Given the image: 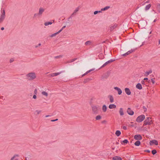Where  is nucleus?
Returning a JSON list of instances; mask_svg holds the SVG:
<instances>
[{"label":"nucleus","instance_id":"obj_1","mask_svg":"<svg viewBox=\"0 0 160 160\" xmlns=\"http://www.w3.org/2000/svg\"><path fill=\"white\" fill-rule=\"evenodd\" d=\"M27 79L29 80H32L36 78V75L35 72H30L26 75Z\"/></svg>","mask_w":160,"mask_h":160},{"label":"nucleus","instance_id":"obj_2","mask_svg":"<svg viewBox=\"0 0 160 160\" xmlns=\"http://www.w3.org/2000/svg\"><path fill=\"white\" fill-rule=\"evenodd\" d=\"M79 9L80 6H78L75 8L73 12L71 14L70 16L68 18V21H69L70 19H71L72 17L75 16L76 15L77 12L79 11Z\"/></svg>","mask_w":160,"mask_h":160},{"label":"nucleus","instance_id":"obj_3","mask_svg":"<svg viewBox=\"0 0 160 160\" xmlns=\"http://www.w3.org/2000/svg\"><path fill=\"white\" fill-rule=\"evenodd\" d=\"M145 118V116L144 115H142L138 116L136 119V121L138 122H140L142 121Z\"/></svg>","mask_w":160,"mask_h":160},{"label":"nucleus","instance_id":"obj_4","mask_svg":"<svg viewBox=\"0 0 160 160\" xmlns=\"http://www.w3.org/2000/svg\"><path fill=\"white\" fill-rule=\"evenodd\" d=\"M92 110L93 113L95 114H97L98 113V108L96 106H92Z\"/></svg>","mask_w":160,"mask_h":160},{"label":"nucleus","instance_id":"obj_5","mask_svg":"<svg viewBox=\"0 0 160 160\" xmlns=\"http://www.w3.org/2000/svg\"><path fill=\"white\" fill-rule=\"evenodd\" d=\"M134 139L137 140H140L142 139V137L140 134H137L134 135Z\"/></svg>","mask_w":160,"mask_h":160},{"label":"nucleus","instance_id":"obj_6","mask_svg":"<svg viewBox=\"0 0 160 160\" xmlns=\"http://www.w3.org/2000/svg\"><path fill=\"white\" fill-rule=\"evenodd\" d=\"M110 73L108 72H107L106 73L103 74L101 77V79H106L109 76Z\"/></svg>","mask_w":160,"mask_h":160},{"label":"nucleus","instance_id":"obj_7","mask_svg":"<svg viewBox=\"0 0 160 160\" xmlns=\"http://www.w3.org/2000/svg\"><path fill=\"white\" fill-rule=\"evenodd\" d=\"M136 49V48L134 49H131V50L128 51L126 53L123 54L122 55V56H126L129 54L132 53V52H133L135 51V50Z\"/></svg>","mask_w":160,"mask_h":160},{"label":"nucleus","instance_id":"obj_8","mask_svg":"<svg viewBox=\"0 0 160 160\" xmlns=\"http://www.w3.org/2000/svg\"><path fill=\"white\" fill-rule=\"evenodd\" d=\"M44 11L45 9L42 8L41 7L39 9V12L38 13L39 15V16H41Z\"/></svg>","mask_w":160,"mask_h":160},{"label":"nucleus","instance_id":"obj_9","mask_svg":"<svg viewBox=\"0 0 160 160\" xmlns=\"http://www.w3.org/2000/svg\"><path fill=\"white\" fill-rule=\"evenodd\" d=\"M127 112L129 115H132L134 114V112L129 108H128Z\"/></svg>","mask_w":160,"mask_h":160},{"label":"nucleus","instance_id":"obj_10","mask_svg":"<svg viewBox=\"0 0 160 160\" xmlns=\"http://www.w3.org/2000/svg\"><path fill=\"white\" fill-rule=\"evenodd\" d=\"M154 144L156 145H157L158 144V141L156 140H154L150 141V145H152Z\"/></svg>","mask_w":160,"mask_h":160},{"label":"nucleus","instance_id":"obj_11","mask_svg":"<svg viewBox=\"0 0 160 160\" xmlns=\"http://www.w3.org/2000/svg\"><path fill=\"white\" fill-rule=\"evenodd\" d=\"M114 89L118 92V93L119 95H121L122 92L121 89L118 87H115Z\"/></svg>","mask_w":160,"mask_h":160},{"label":"nucleus","instance_id":"obj_12","mask_svg":"<svg viewBox=\"0 0 160 160\" xmlns=\"http://www.w3.org/2000/svg\"><path fill=\"white\" fill-rule=\"evenodd\" d=\"M125 91L126 93L128 95H130L131 94V92L128 88H126L125 89Z\"/></svg>","mask_w":160,"mask_h":160},{"label":"nucleus","instance_id":"obj_13","mask_svg":"<svg viewBox=\"0 0 160 160\" xmlns=\"http://www.w3.org/2000/svg\"><path fill=\"white\" fill-rule=\"evenodd\" d=\"M112 160H122L121 158L119 156H116L112 158Z\"/></svg>","mask_w":160,"mask_h":160},{"label":"nucleus","instance_id":"obj_14","mask_svg":"<svg viewBox=\"0 0 160 160\" xmlns=\"http://www.w3.org/2000/svg\"><path fill=\"white\" fill-rule=\"evenodd\" d=\"M151 119V118L150 117H147V118L146 120L144 122L143 126L146 125L145 123H148L149 122V121H150V119Z\"/></svg>","mask_w":160,"mask_h":160},{"label":"nucleus","instance_id":"obj_15","mask_svg":"<svg viewBox=\"0 0 160 160\" xmlns=\"http://www.w3.org/2000/svg\"><path fill=\"white\" fill-rule=\"evenodd\" d=\"M136 87L139 90H141L142 88V86L140 83H138L136 85Z\"/></svg>","mask_w":160,"mask_h":160},{"label":"nucleus","instance_id":"obj_16","mask_svg":"<svg viewBox=\"0 0 160 160\" xmlns=\"http://www.w3.org/2000/svg\"><path fill=\"white\" fill-rule=\"evenodd\" d=\"M116 107V106L114 104H110L109 106V108L110 109H113L115 108Z\"/></svg>","mask_w":160,"mask_h":160},{"label":"nucleus","instance_id":"obj_17","mask_svg":"<svg viewBox=\"0 0 160 160\" xmlns=\"http://www.w3.org/2000/svg\"><path fill=\"white\" fill-rule=\"evenodd\" d=\"M107 109V107L105 105H104L102 107V110L104 112H105Z\"/></svg>","mask_w":160,"mask_h":160},{"label":"nucleus","instance_id":"obj_18","mask_svg":"<svg viewBox=\"0 0 160 160\" xmlns=\"http://www.w3.org/2000/svg\"><path fill=\"white\" fill-rule=\"evenodd\" d=\"M108 97L109 98L110 101L111 102H112L114 101V99L112 95H109Z\"/></svg>","mask_w":160,"mask_h":160},{"label":"nucleus","instance_id":"obj_19","mask_svg":"<svg viewBox=\"0 0 160 160\" xmlns=\"http://www.w3.org/2000/svg\"><path fill=\"white\" fill-rule=\"evenodd\" d=\"M119 113H120V114L121 116H122L124 115V113L123 112V110L122 108H120V110L119 111Z\"/></svg>","mask_w":160,"mask_h":160},{"label":"nucleus","instance_id":"obj_20","mask_svg":"<svg viewBox=\"0 0 160 160\" xmlns=\"http://www.w3.org/2000/svg\"><path fill=\"white\" fill-rule=\"evenodd\" d=\"M151 7V5L150 4L147 5L145 8V10L147 11L148 10H149Z\"/></svg>","mask_w":160,"mask_h":160},{"label":"nucleus","instance_id":"obj_21","mask_svg":"<svg viewBox=\"0 0 160 160\" xmlns=\"http://www.w3.org/2000/svg\"><path fill=\"white\" fill-rule=\"evenodd\" d=\"M141 144V142L137 140L136 142L134 143V145L136 146H138L140 145Z\"/></svg>","mask_w":160,"mask_h":160},{"label":"nucleus","instance_id":"obj_22","mask_svg":"<svg viewBox=\"0 0 160 160\" xmlns=\"http://www.w3.org/2000/svg\"><path fill=\"white\" fill-rule=\"evenodd\" d=\"M92 43V42L91 41H88L86 42H85V45H90Z\"/></svg>","mask_w":160,"mask_h":160},{"label":"nucleus","instance_id":"obj_23","mask_svg":"<svg viewBox=\"0 0 160 160\" xmlns=\"http://www.w3.org/2000/svg\"><path fill=\"white\" fill-rule=\"evenodd\" d=\"M117 26V25H114L110 27V30L111 31H112L114 28H115Z\"/></svg>","mask_w":160,"mask_h":160},{"label":"nucleus","instance_id":"obj_24","mask_svg":"<svg viewBox=\"0 0 160 160\" xmlns=\"http://www.w3.org/2000/svg\"><path fill=\"white\" fill-rule=\"evenodd\" d=\"M152 71L151 70H150L149 71L146 72H145V75L146 76H147L150 73H152Z\"/></svg>","mask_w":160,"mask_h":160},{"label":"nucleus","instance_id":"obj_25","mask_svg":"<svg viewBox=\"0 0 160 160\" xmlns=\"http://www.w3.org/2000/svg\"><path fill=\"white\" fill-rule=\"evenodd\" d=\"M121 134V132L119 130H117L115 134L117 136H119Z\"/></svg>","mask_w":160,"mask_h":160},{"label":"nucleus","instance_id":"obj_26","mask_svg":"<svg viewBox=\"0 0 160 160\" xmlns=\"http://www.w3.org/2000/svg\"><path fill=\"white\" fill-rule=\"evenodd\" d=\"M110 8V7L109 6H106V7H105V8H104L101 9V11H102L106 10H107L109 8Z\"/></svg>","mask_w":160,"mask_h":160},{"label":"nucleus","instance_id":"obj_27","mask_svg":"<svg viewBox=\"0 0 160 160\" xmlns=\"http://www.w3.org/2000/svg\"><path fill=\"white\" fill-rule=\"evenodd\" d=\"M53 22H46L44 23V24L45 26H47L49 25H51Z\"/></svg>","mask_w":160,"mask_h":160},{"label":"nucleus","instance_id":"obj_28","mask_svg":"<svg viewBox=\"0 0 160 160\" xmlns=\"http://www.w3.org/2000/svg\"><path fill=\"white\" fill-rule=\"evenodd\" d=\"M157 8L158 12L160 13V3H158L157 4Z\"/></svg>","mask_w":160,"mask_h":160},{"label":"nucleus","instance_id":"obj_29","mask_svg":"<svg viewBox=\"0 0 160 160\" xmlns=\"http://www.w3.org/2000/svg\"><path fill=\"white\" fill-rule=\"evenodd\" d=\"M92 79H90V78H86V79H85L84 80V81H83V82L84 83H86L87 82H89L90 80H92Z\"/></svg>","mask_w":160,"mask_h":160},{"label":"nucleus","instance_id":"obj_30","mask_svg":"<svg viewBox=\"0 0 160 160\" xmlns=\"http://www.w3.org/2000/svg\"><path fill=\"white\" fill-rule=\"evenodd\" d=\"M121 142H122V143L124 144H127L128 142V141L127 139H124L122 141H121Z\"/></svg>","mask_w":160,"mask_h":160},{"label":"nucleus","instance_id":"obj_31","mask_svg":"<svg viewBox=\"0 0 160 160\" xmlns=\"http://www.w3.org/2000/svg\"><path fill=\"white\" fill-rule=\"evenodd\" d=\"M5 18V16L1 15L0 18V20L2 22L4 19Z\"/></svg>","mask_w":160,"mask_h":160},{"label":"nucleus","instance_id":"obj_32","mask_svg":"<svg viewBox=\"0 0 160 160\" xmlns=\"http://www.w3.org/2000/svg\"><path fill=\"white\" fill-rule=\"evenodd\" d=\"M115 60V59H110L108 61H107V62H107V63L108 64L109 63H111L112 62H113V61H114Z\"/></svg>","mask_w":160,"mask_h":160},{"label":"nucleus","instance_id":"obj_33","mask_svg":"<svg viewBox=\"0 0 160 160\" xmlns=\"http://www.w3.org/2000/svg\"><path fill=\"white\" fill-rule=\"evenodd\" d=\"M42 94L44 96H45L46 97H47L48 96V93L46 92H45V91L42 92Z\"/></svg>","mask_w":160,"mask_h":160},{"label":"nucleus","instance_id":"obj_34","mask_svg":"<svg viewBox=\"0 0 160 160\" xmlns=\"http://www.w3.org/2000/svg\"><path fill=\"white\" fill-rule=\"evenodd\" d=\"M60 33L58 31V32H57L56 33H55L54 34H52L51 35V37H54V36H55L56 35L58 34L59 33Z\"/></svg>","mask_w":160,"mask_h":160},{"label":"nucleus","instance_id":"obj_35","mask_svg":"<svg viewBox=\"0 0 160 160\" xmlns=\"http://www.w3.org/2000/svg\"><path fill=\"white\" fill-rule=\"evenodd\" d=\"M40 16H39V15L38 14V13H35L34 14L33 16V18H36V17H39Z\"/></svg>","mask_w":160,"mask_h":160},{"label":"nucleus","instance_id":"obj_36","mask_svg":"<svg viewBox=\"0 0 160 160\" xmlns=\"http://www.w3.org/2000/svg\"><path fill=\"white\" fill-rule=\"evenodd\" d=\"M101 118V117L99 115L97 116L96 117V119L97 120H99Z\"/></svg>","mask_w":160,"mask_h":160},{"label":"nucleus","instance_id":"obj_37","mask_svg":"<svg viewBox=\"0 0 160 160\" xmlns=\"http://www.w3.org/2000/svg\"><path fill=\"white\" fill-rule=\"evenodd\" d=\"M157 151L155 149H153L152 151V153L153 155H154L157 153Z\"/></svg>","mask_w":160,"mask_h":160},{"label":"nucleus","instance_id":"obj_38","mask_svg":"<svg viewBox=\"0 0 160 160\" xmlns=\"http://www.w3.org/2000/svg\"><path fill=\"white\" fill-rule=\"evenodd\" d=\"M77 58H73V59H72L70 60H69V61H68V62H73L74 61H75L77 59Z\"/></svg>","mask_w":160,"mask_h":160},{"label":"nucleus","instance_id":"obj_39","mask_svg":"<svg viewBox=\"0 0 160 160\" xmlns=\"http://www.w3.org/2000/svg\"><path fill=\"white\" fill-rule=\"evenodd\" d=\"M101 12V11H96L94 12V15H96V14H97L98 13Z\"/></svg>","mask_w":160,"mask_h":160},{"label":"nucleus","instance_id":"obj_40","mask_svg":"<svg viewBox=\"0 0 160 160\" xmlns=\"http://www.w3.org/2000/svg\"><path fill=\"white\" fill-rule=\"evenodd\" d=\"M62 55H59L57 56H55L54 58L56 59L62 58Z\"/></svg>","mask_w":160,"mask_h":160},{"label":"nucleus","instance_id":"obj_41","mask_svg":"<svg viewBox=\"0 0 160 160\" xmlns=\"http://www.w3.org/2000/svg\"><path fill=\"white\" fill-rule=\"evenodd\" d=\"M2 14L1 15L5 16V10L3 9L2 12Z\"/></svg>","mask_w":160,"mask_h":160},{"label":"nucleus","instance_id":"obj_42","mask_svg":"<svg viewBox=\"0 0 160 160\" xmlns=\"http://www.w3.org/2000/svg\"><path fill=\"white\" fill-rule=\"evenodd\" d=\"M108 64L107 63V62H106L101 67V68H102L104 67L105 66Z\"/></svg>","mask_w":160,"mask_h":160},{"label":"nucleus","instance_id":"obj_43","mask_svg":"<svg viewBox=\"0 0 160 160\" xmlns=\"http://www.w3.org/2000/svg\"><path fill=\"white\" fill-rule=\"evenodd\" d=\"M155 78H152L151 79V82L152 83V84H154L155 83V81H154Z\"/></svg>","mask_w":160,"mask_h":160},{"label":"nucleus","instance_id":"obj_44","mask_svg":"<svg viewBox=\"0 0 160 160\" xmlns=\"http://www.w3.org/2000/svg\"><path fill=\"white\" fill-rule=\"evenodd\" d=\"M41 110H36L35 111V112L37 113V114H39L41 112Z\"/></svg>","mask_w":160,"mask_h":160},{"label":"nucleus","instance_id":"obj_45","mask_svg":"<svg viewBox=\"0 0 160 160\" xmlns=\"http://www.w3.org/2000/svg\"><path fill=\"white\" fill-rule=\"evenodd\" d=\"M54 73V75H55V76H57L59 74H60L61 73V72H56V73Z\"/></svg>","mask_w":160,"mask_h":160},{"label":"nucleus","instance_id":"obj_46","mask_svg":"<svg viewBox=\"0 0 160 160\" xmlns=\"http://www.w3.org/2000/svg\"><path fill=\"white\" fill-rule=\"evenodd\" d=\"M65 27H66V26H63L62 27V28L59 31V32H60L63 29H64Z\"/></svg>","mask_w":160,"mask_h":160},{"label":"nucleus","instance_id":"obj_47","mask_svg":"<svg viewBox=\"0 0 160 160\" xmlns=\"http://www.w3.org/2000/svg\"><path fill=\"white\" fill-rule=\"evenodd\" d=\"M34 94H37V89L36 88L34 90Z\"/></svg>","mask_w":160,"mask_h":160},{"label":"nucleus","instance_id":"obj_48","mask_svg":"<svg viewBox=\"0 0 160 160\" xmlns=\"http://www.w3.org/2000/svg\"><path fill=\"white\" fill-rule=\"evenodd\" d=\"M94 69H90L88 71H87V72H86V73H88L89 72H91V71H92Z\"/></svg>","mask_w":160,"mask_h":160},{"label":"nucleus","instance_id":"obj_49","mask_svg":"<svg viewBox=\"0 0 160 160\" xmlns=\"http://www.w3.org/2000/svg\"><path fill=\"white\" fill-rule=\"evenodd\" d=\"M36 95V94H35L34 95H33V98L35 99L37 98V96Z\"/></svg>","mask_w":160,"mask_h":160},{"label":"nucleus","instance_id":"obj_50","mask_svg":"<svg viewBox=\"0 0 160 160\" xmlns=\"http://www.w3.org/2000/svg\"><path fill=\"white\" fill-rule=\"evenodd\" d=\"M14 61V60L13 58H11L10 60V62L12 63Z\"/></svg>","mask_w":160,"mask_h":160},{"label":"nucleus","instance_id":"obj_51","mask_svg":"<svg viewBox=\"0 0 160 160\" xmlns=\"http://www.w3.org/2000/svg\"><path fill=\"white\" fill-rule=\"evenodd\" d=\"M122 128L123 129L125 130H127V127L125 126H123V127H122Z\"/></svg>","mask_w":160,"mask_h":160},{"label":"nucleus","instance_id":"obj_52","mask_svg":"<svg viewBox=\"0 0 160 160\" xmlns=\"http://www.w3.org/2000/svg\"><path fill=\"white\" fill-rule=\"evenodd\" d=\"M143 108L144 109V112H146L147 111V109L145 106H143Z\"/></svg>","mask_w":160,"mask_h":160},{"label":"nucleus","instance_id":"obj_53","mask_svg":"<svg viewBox=\"0 0 160 160\" xmlns=\"http://www.w3.org/2000/svg\"><path fill=\"white\" fill-rule=\"evenodd\" d=\"M141 83L142 84H143V85L145 84V82H144V80H142L141 81Z\"/></svg>","mask_w":160,"mask_h":160},{"label":"nucleus","instance_id":"obj_54","mask_svg":"<svg viewBox=\"0 0 160 160\" xmlns=\"http://www.w3.org/2000/svg\"><path fill=\"white\" fill-rule=\"evenodd\" d=\"M145 124H146V125H150L151 124V122H150V121H149L148 122V123L147 122L145 123Z\"/></svg>","mask_w":160,"mask_h":160},{"label":"nucleus","instance_id":"obj_55","mask_svg":"<svg viewBox=\"0 0 160 160\" xmlns=\"http://www.w3.org/2000/svg\"><path fill=\"white\" fill-rule=\"evenodd\" d=\"M57 120H58V119H56L51 120V121L52 122H54V121H57Z\"/></svg>","mask_w":160,"mask_h":160},{"label":"nucleus","instance_id":"obj_56","mask_svg":"<svg viewBox=\"0 0 160 160\" xmlns=\"http://www.w3.org/2000/svg\"><path fill=\"white\" fill-rule=\"evenodd\" d=\"M54 73H51V77H53L55 76V75H54Z\"/></svg>","mask_w":160,"mask_h":160},{"label":"nucleus","instance_id":"obj_57","mask_svg":"<svg viewBox=\"0 0 160 160\" xmlns=\"http://www.w3.org/2000/svg\"><path fill=\"white\" fill-rule=\"evenodd\" d=\"M145 152H148L149 153L150 152V151L149 150H146L144 151Z\"/></svg>","mask_w":160,"mask_h":160},{"label":"nucleus","instance_id":"obj_58","mask_svg":"<svg viewBox=\"0 0 160 160\" xmlns=\"http://www.w3.org/2000/svg\"><path fill=\"white\" fill-rule=\"evenodd\" d=\"M143 80L148 81V78H144Z\"/></svg>","mask_w":160,"mask_h":160},{"label":"nucleus","instance_id":"obj_59","mask_svg":"<svg viewBox=\"0 0 160 160\" xmlns=\"http://www.w3.org/2000/svg\"><path fill=\"white\" fill-rule=\"evenodd\" d=\"M14 156H15V157H19V155L18 154H15Z\"/></svg>","mask_w":160,"mask_h":160},{"label":"nucleus","instance_id":"obj_60","mask_svg":"<svg viewBox=\"0 0 160 160\" xmlns=\"http://www.w3.org/2000/svg\"><path fill=\"white\" fill-rule=\"evenodd\" d=\"M15 156H13L11 159L10 160H14L13 159L15 158Z\"/></svg>","mask_w":160,"mask_h":160},{"label":"nucleus","instance_id":"obj_61","mask_svg":"<svg viewBox=\"0 0 160 160\" xmlns=\"http://www.w3.org/2000/svg\"><path fill=\"white\" fill-rule=\"evenodd\" d=\"M147 82H148V83H150L151 82V80H148Z\"/></svg>","mask_w":160,"mask_h":160},{"label":"nucleus","instance_id":"obj_62","mask_svg":"<svg viewBox=\"0 0 160 160\" xmlns=\"http://www.w3.org/2000/svg\"><path fill=\"white\" fill-rule=\"evenodd\" d=\"M87 74V73H86V72L84 74H83L82 75V76L83 77V76H85V75H86Z\"/></svg>","mask_w":160,"mask_h":160},{"label":"nucleus","instance_id":"obj_63","mask_svg":"<svg viewBox=\"0 0 160 160\" xmlns=\"http://www.w3.org/2000/svg\"><path fill=\"white\" fill-rule=\"evenodd\" d=\"M4 28H3V27H2V28H1V30H4Z\"/></svg>","mask_w":160,"mask_h":160},{"label":"nucleus","instance_id":"obj_64","mask_svg":"<svg viewBox=\"0 0 160 160\" xmlns=\"http://www.w3.org/2000/svg\"><path fill=\"white\" fill-rule=\"evenodd\" d=\"M106 122V121L105 120H104L102 122V123H105Z\"/></svg>","mask_w":160,"mask_h":160}]
</instances>
